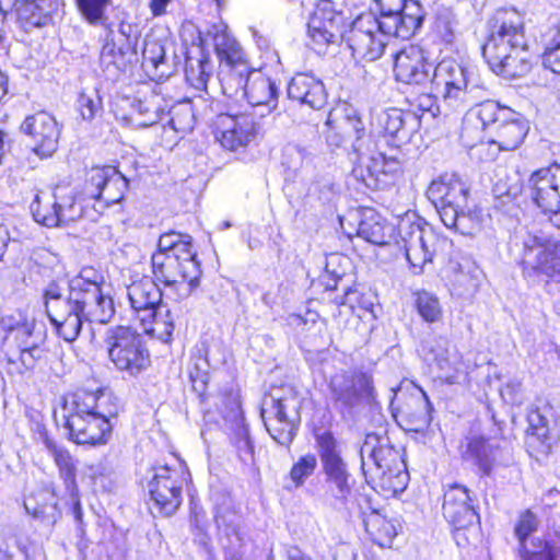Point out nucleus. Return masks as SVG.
<instances>
[{
  "label": "nucleus",
  "mask_w": 560,
  "mask_h": 560,
  "mask_svg": "<svg viewBox=\"0 0 560 560\" xmlns=\"http://www.w3.org/2000/svg\"><path fill=\"white\" fill-rule=\"evenodd\" d=\"M142 327L145 334L154 336L163 342H170L175 328V315L162 305L156 310L151 320Z\"/></svg>",
  "instance_id": "8fccbe9b"
},
{
  "label": "nucleus",
  "mask_w": 560,
  "mask_h": 560,
  "mask_svg": "<svg viewBox=\"0 0 560 560\" xmlns=\"http://www.w3.org/2000/svg\"><path fill=\"white\" fill-rule=\"evenodd\" d=\"M112 32L107 35L106 42L102 47L100 63L109 80H117L121 73L131 69L133 63L139 60L138 50L131 46H117L113 38H109Z\"/></svg>",
  "instance_id": "473e14b6"
},
{
  "label": "nucleus",
  "mask_w": 560,
  "mask_h": 560,
  "mask_svg": "<svg viewBox=\"0 0 560 560\" xmlns=\"http://www.w3.org/2000/svg\"><path fill=\"white\" fill-rule=\"evenodd\" d=\"M30 339L31 338L27 337L22 338V341L19 343L18 358H13L10 354L7 355V361L9 364H16L20 362V373L34 370L46 355V350L36 341H32Z\"/></svg>",
  "instance_id": "09e8293b"
},
{
  "label": "nucleus",
  "mask_w": 560,
  "mask_h": 560,
  "mask_svg": "<svg viewBox=\"0 0 560 560\" xmlns=\"http://www.w3.org/2000/svg\"><path fill=\"white\" fill-rule=\"evenodd\" d=\"M539 526L538 516L529 509L520 513L514 534L518 540V553L522 560H556L558 551L551 541L532 537Z\"/></svg>",
  "instance_id": "aec40b11"
},
{
  "label": "nucleus",
  "mask_w": 560,
  "mask_h": 560,
  "mask_svg": "<svg viewBox=\"0 0 560 560\" xmlns=\"http://www.w3.org/2000/svg\"><path fill=\"white\" fill-rule=\"evenodd\" d=\"M346 30V18L337 11L332 1L320 0L307 23L312 48L322 54L331 44L340 42Z\"/></svg>",
  "instance_id": "dca6fc26"
},
{
  "label": "nucleus",
  "mask_w": 560,
  "mask_h": 560,
  "mask_svg": "<svg viewBox=\"0 0 560 560\" xmlns=\"http://www.w3.org/2000/svg\"><path fill=\"white\" fill-rule=\"evenodd\" d=\"M214 520L225 556L230 559H241L245 553V538L240 529V516L228 509H218Z\"/></svg>",
  "instance_id": "2f4dec72"
},
{
  "label": "nucleus",
  "mask_w": 560,
  "mask_h": 560,
  "mask_svg": "<svg viewBox=\"0 0 560 560\" xmlns=\"http://www.w3.org/2000/svg\"><path fill=\"white\" fill-rule=\"evenodd\" d=\"M525 189L532 201L544 212H560V164H552L534 171Z\"/></svg>",
  "instance_id": "6ab92c4d"
},
{
  "label": "nucleus",
  "mask_w": 560,
  "mask_h": 560,
  "mask_svg": "<svg viewBox=\"0 0 560 560\" xmlns=\"http://www.w3.org/2000/svg\"><path fill=\"white\" fill-rule=\"evenodd\" d=\"M528 423L532 435H536L541 441L547 439L549 432V421L540 410H533L528 415Z\"/></svg>",
  "instance_id": "69168bd1"
},
{
  "label": "nucleus",
  "mask_w": 560,
  "mask_h": 560,
  "mask_svg": "<svg viewBox=\"0 0 560 560\" xmlns=\"http://www.w3.org/2000/svg\"><path fill=\"white\" fill-rule=\"evenodd\" d=\"M302 398L292 386H282L267 396L261 406V418L269 435L279 445L289 447L301 423Z\"/></svg>",
  "instance_id": "0eeeda50"
},
{
  "label": "nucleus",
  "mask_w": 560,
  "mask_h": 560,
  "mask_svg": "<svg viewBox=\"0 0 560 560\" xmlns=\"http://www.w3.org/2000/svg\"><path fill=\"white\" fill-rule=\"evenodd\" d=\"M373 125L398 148L410 142L419 130L421 120L412 112L392 107L376 113L373 116Z\"/></svg>",
  "instance_id": "5701e85b"
},
{
  "label": "nucleus",
  "mask_w": 560,
  "mask_h": 560,
  "mask_svg": "<svg viewBox=\"0 0 560 560\" xmlns=\"http://www.w3.org/2000/svg\"><path fill=\"white\" fill-rule=\"evenodd\" d=\"M151 264L154 278L165 287L174 288L180 300L190 296L200 284L201 264L190 235L174 231L162 234Z\"/></svg>",
  "instance_id": "7ed1b4c3"
},
{
  "label": "nucleus",
  "mask_w": 560,
  "mask_h": 560,
  "mask_svg": "<svg viewBox=\"0 0 560 560\" xmlns=\"http://www.w3.org/2000/svg\"><path fill=\"white\" fill-rule=\"evenodd\" d=\"M22 130L32 137L33 151L40 159L51 156L57 148L60 137V128L56 119L46 112H38L25 118Z\"/></svg>",
  "instance_id": "bb28decb"
},
{
  "label": "nucleus",
  "mask_w": 560,
  "mask_h": 560,
  "mask_svg": "<svg viewBox=\"0 0 560 560\" xmlns=\"http://www.w3.org/2000/svg\"><path fill=\"white\" fill-rule=\"evenodd\" d=\"M427 197L436 209L440 218L451 220L453 211L466 208L469 197V186L456 173H445L433 179Z\"/></svg>",
  "instance_id": "f3484780"
},
{
  "label": "nucleus",
  "mask_w": 560,
  "mask_h": 560,
  "mask_svg": "<svg viewBox=\"0 0 560 560\" xmlns=\"http://www.w3.org/2000/svg\"><path fill=\"white\" fill-rule=\"evenodd\" d=\"M254 117L247 114H221L215 122V139L230 151L245 148L256 136Z\"/></svg>",
  "instance_id": "a878e982"
},
{
  "label": "nucleus",
  "mask_w": 560,
  "mask_h": 560,
  "mask_svg": "<svg viewBox=\"0 0 560 560\" xmlns=\"http://www.w3.org/2000/svg\"><path fill=\"white\" fill-rule=\"evenodd\" d=\"M253 68L246 57L220 62L218 80L222 93L236 102L244 100V91L248 82Z\"/></svg>",
  "instance_id": "72a5a7b5"
},
{
  "label": "nucleus",
  "mask_w": 560,
  "mask_h": 560,
  "mask_svg": "<svg viewBox=\"0 0 560 560\" xmlns=\"http://www.w3.org/2000/svg\"><path fill=\"white\" fill-rule=\"evenodd\" d=\"M431 89L455 108H466L489 95L480 78L454 59H443L433 69Z\"/></svg>",
  "instance_id": "423d86ee"
},
{
  "label": "nucleus",
  "mask_w": 560,
  "mask_h": 560,
  "mask_svg": "<svg viewBox=\"0 0 560 560\" xmlns=\"http://www.w3.org/2000/svg\"><path fill=\"white\" fill-rule=\"evenodd\" d=\"M192 365L189 370V377L192 389L203 396L210 380V370L215 369L220 364V360L210 357V349L206 343H201L196 348L192 355Z\"/></svg>",
  "instance_id": "49530a36"
},
{
  "label": "nucleus",
  "mask_w": 560,
  "mask_h": 560,
  "mask_svg": "<svg viewBox=\"0 0 560 560\" xmlns=\"http://www.w3.org/2000/svg\"><path fill=\"white\" fill-rule=\"evenodd\" d=\"M145 489L155 506L166 515L173 514L182 502V479L178 470L168 465L149 470Z\"/></svg>",
  "instance_id": "a211bd4d"
},
{
  "label": "nucleus",
  "mask_w": 560,
  "mask_h": 560,
  "mask_svg": "<svg viewBox=\"0 0 560 560\" xmlns=\"http://www.w3.org/2000/svg\"><path fill=\"white\" fill-rule=\"evenodd\" d=\"M213 65L209 57L200 50V56L186 58L185 77L189 84L208 94V82L212 78Z\"/></svg>",
  "instance_id": "de8ad7c7"
},
{
  "label": "nucleus",
  "mask_w": 560,
  "mask_h": 560,
  "mask_svg": "<svg viewBox=\"0 0 560 560\" xmlns=\"http://www.w3.org/2000/svg\"><path fill=\"white\" fill-rule=\"evenodd\" d=\"M395 243L404 249L410 266L422 270L432 262L439 238L430 226L406 215L398 223Z\"/></svg>",
  "instance_id": "ddd939ff"
},
{
  "label": "nucleus",
  "mask_w": 560,
  "mask_h": 560,
  "mask_svg": "<svg viewBox=\"0 0 560 560\" xmlns=\"http://www.w3.org/2000/svg\"><path fill=\"white\" fill-rule=\"evenodd\" d=\"M127 296L135 316L145 325L162 306V292L158 284L149 277L133 281L127 287Z\"/></svg>",
  "instance_id": "cd10ccee"
},
{
  "label": "nucleus",
  "mask_w": 560,
  "mask_h": 560,
  "mask_svg": "<svg viewBox=\"0 0 560 560\" xmlns=\"http://www.w3.org/2000/svg\"><path fill=\"white\" fill-rule=\"evenodd\" d=\"M316 150L311 145L289 142L282 148L281 165L288 177H296L312 168Z\"/></svg>",
  "instance_id": "37998d69"
},
{
  "label": "nucleus",
  "mask_w": 560,
  "mask_h": 560,
  "mask_svg": "<svg viewBox=\"0 0 560 560\" xmlns=\"http://www.w3.org/2000/svg\"><path fill=\"white\" fill-rule=\"evenodd\" d=\"M372 377L361 371H339L328 382V399L343 419L352 418L373 397Z\"/></svg>",
  "instance_id": "9d476101"
},
{
  "label": "nucleus",
  "mask_w": 560,
  "mask_h": 560,
  "mask_svg": "<svg viewBox=\"0 0 560 560\" xmlns=\"http://www.w3.org/2000/svg\"><path fill=\"white\" fill-rule=\"evenodd\" d=\"M541 58L545 68L551 70L553 73L560 74V30L546 45Z\"/></svg>",
  "instance_id": "052dcab7"
},
{
  "label": "nucleus",
  "mask_w": 560,
  "mask_h": 560,
  "mask_svg": "<svg viewBox=\"0 0 560 560\" xmlns=\"http://www.w3.org/2000/svg\"><path fill=\"white\" fill-rule=\"evenodd\" d=\"M62 411L71 440L78 444L97 445L107 442L112 419L117 417L119 406L110 392L78 389L63 398Z\"/></svg>",
  "instance_id": "f03ea898"
},
{
  "label": "nucleus",
  "mask_w": 560,
  "mask_h": 560,
  "mask_svg": "<svg viewBox=\"0 0 560 560\" xmlns=\"http://www.w3.org/2000/svg\"><path fill=\"white\" fill-rule=\"evenodd\" d=\"M56 7V0H15L14 3L18 20L26 31L48 25Z\"/></svg>",
  "instance_id": "4c0bfd02"
},
{
  "label": "nucleus",
  "mask_w": 560,
  "mask_h": 560,
  "mask_svg": "<svg viewBox=\"0 0 560 560\" xmlns=\"http://www.w3.org/2000/svg\"><path fill=\"white\" fill-rule=\"evenodd\" d=\"M383 36L409 39L421 27L424 13L417 0H375L371 9Z\"/></svg>",
  "instance_id": "9b49d317"
},
{
  "label": "nucleus",
  "mask_w": 560,
  "mask_h": 560,
  "mask_svg": "<svg viewBox=\"0 0 560 560\" xmlns=\"http://www.w3.org/2000/svg\"><path fill=\"white\" fill-rule=\"evenodd\" d=\"M244 100L252 106H264L268 113L275 110L279 102V88L275 80L267 77L261 70L254 69L247 78Z\"/></svg>",
  "instance_id": "f704fd0d"
},
{
  "label": "nucleus",
  "mask_w": 560,
  "mask_h": 560,
  "mask_svg": "<svg viewBox=\"0 0 560 560\" xmlns=\"http://www.w3.org/2000/svg\"><path fill=\"white\" fill-rule=\"evenodd\" d=\"M419 352L428 366L436 373V377L447 384L457 380V370L450 360L448 339L444 336H431L421 342Z\"/></svg>",
  "instance_id": "c85d7f7f"
},
{
  "label": "nucleus",
  "mask_w": 560,
  "mask_h": 560,
  "mask_svg": "<svg viewBox=\"0 0 560 560\" xmlns=\"http://www.w3.org/2000/svg\"><path fill=\"white\" fill-rule=\"evenodd\" d=\"M535 56L530 52L527 44L516 47L510 51L498 54V56L486 57L489 68L504 79H516L525 77L530 72Z\"/></svg>",
  "instance_id": "c756f323"
},
{
  "label": "nucleus",
  "mask_w": 560,
  "mask_h": 560,
  "mask_svg": "<svg viewBox=\"0 0 560 560\" xmlns=\"http://www.w3.org/2000/svg\"><path fill=\"white\" fill-rule=\"evenodd\" d=\"M143 67L151 69L155 75L162 78L170 74L168 67L165 61L164 45L156 38L145 37L142 49Z\"/></svg>",
  "instance_id": "3c124183"
},
{
  "label": "nucleus",
  "mask_w": 560,
  "mask_h": 560,
  "mask_svg": "<svg viewBox=\"0 0 560 560\" xmlns=\"http://www.w3.org/2000/svg\"><path fill=\"white\" fill-rule=\"evenodd\" d=\"M433 65L422 48L408 45L394 55V77L396 81L409 85H424L431 82Z\"/></svg>",
  "instance_id": "4be33fe9"
},
{
  "label": "nucleus",
  "mask_w": 560,
  "mask_h": 560,
  "mask_svg": "<svg viewBox=\"0 0 560 560\" xmlns=\"http://www.w3.org/2000/svg\"><path fill=\"white\" fill-rule=\"evenodd\" d=\"M118 33L121 37L125 38V43L122 45L131 46V48L137 49L138 42L141 36L140 27L138 24L121 21L119 23Z\"/></svg>",
  "instance_id": "774afa93"
},
{
  "label": "nucleus",
  "mask_w": 560,
  "mask_h": 560,
  "mask_svg": "<svg viewBox=\"0 0 560 560\" xmlns=\"http://www.w3.org/2000/svg\"><path fill=\"white\" fill-rule=\"evenodd\" d=\"M43 443L49 453V455L54 458V462L59 470V477L62 479L65 483L66 491L68 495H75L77 493V467L74 460L69 453L63 447L58 446L44 430L39 433Z\"/></svg>",
  "instance_id": "79ce46f5"
},
{
  "label": "nucleus",
  "mask_w": 560,
  "mask_h": 560,
  "mask_svg": "<svg viewBox=\"0 0 560 560\" xmlns=\"http://www.w3.org/2000/svg\"><path fill=\"white\" fill-rule=\"evenodd\" d=\"M349 132L357 136L353 143L352 176L372 190L385 189L394 183L395 176L400 172L401 164L397 158H387L384 153L370 151L364 148L361 133L364 132L362 120L354 113L346 117Z\"/></svg>",
  "instance_id": "39448f33"
},
{
  "label": "nucleus",
  "mask_w": 560,
  "mask_h": 560,
  "mask_svg": "<svg viewBox=\"0 0 560 560\" xmlns=\"http://www.w3.org/2000/svg\"><path fill=\"white\" fill-rule=\"evenodd\" d=\"M210 39L220 59V62H224L228 60L235 61V59L245 57L242 47L235 40V38L228 32L225 25L213 24L207 30L206 33L198 31V40L201 51L203 47L208 45V42Z\"/></svg>",
  "instance_id": "e433bc0d"
},
{
  "label": "nucleus",
  "mask_w": 560,
  "mask_h": 560,
  "mask_svg": "<svg viewBox=\"0 0 560 560\" xmlns=\"http://www.w3.org/2000/svg\"><path fill=\"white\" fill-rule=\"evenodd\" d=\"M368 528L372 527V535H376L380 539L390 542L397 535L394 524L383 517L376 516L374 520L366 523Z\"/></svg>",
  "instance_id": "0e129e2a"
},
{
  "label": "nucleus",
  "mask_w": 560,
  "mask_h": 560,
  "mask_svg": "<svg viewBox=\"0 0 560 560\" xmlns=\"http://www.w3.org/2000/svg\"><path fill=\"white\" fill-rule=\"evenodd\" d=\"M361 469L365 480L373 488L386 494L401 493L409 480L406 465L398 450L387 438L368 434L360 450Z\"/></svg>",
  "instance_id": "20e7f679"
},
{
  "label": "nucleus",
  "mask_w": 560,
  "mask_h": 560,
  "mask_svg": "<svg viewBox=\"0 0 560 560\" xmlns=\"http://www.w3.org/2000/svg\"><path fill=\"white\" fill-rule=\"evenodd\" d=\"M500 395L503 400L511 405H521L522 397V382L517 378H511L502 385Z\"/></svg>",
  "instance_id": "338daca9"
},
{
  "label": "nucleus",
  "mask_w": 560,
  "mask_h": 560,
  "mask_svg": "<svg viewBox=\"0 0 560 560\" xmlns=\"http://www.w3.org/2000/svg\"><path fill=\"white\" fill-rule=\"evenodd\" d=\"M315 440L324 474L327 501L335 510H347L352 497L354 479L341 455L338 441L330 431L316 434Z\"/></svg>",
  "instance_id": "6e6552de"
},
{
  "label": "nucleus",
  "mask_w": 560,
  "mask_h": 560,
  "mask_svg": "<svg viewBox=\"0 0 560 560\" xmlns=\"http://www.w3.org/2000/svg\"><path fill=\"white\" fill-rule=\"evenodd\" d=\"M466 455L483 476H490L495 467L509 466L513 462L508 440L498 442L482 436L472 438L467 444Z\"/></svg>",
  "instance_id": "b1692460"
},
{
  "label": "nucleus",
  "mask_w": 560,
  "mask_h": 560,
  "mask_svg": "<svg viewBox=\"0 0 560 560\" xmlns=\"http://www.w3.org/2000/svg\"><path fill=\"white\" fill-rule=\"evenodd\" d=\"M523 275L532 282L560 281V242L528 234L523 241Z\"/></svg>",
  "instance_id": "f8f14e48"
},
{
  "label": "nucleus",
  "mask_w": 560,
  "mask_h": 560,
  "mask_svg": "<svg viewBox=\"0 0 560 560\" xmlns=\"http://www.w3.org/2000/svg\"><path fill=\"white\" fill-rule=\"evenodd\" d=\"M168 124L177 132H186L194 128V114L189 102L172 107Z\"/></svg>",
  "instance_id": "13d9d810"
},
{
  "label": "nucleus",
  "mask_w": 560,
  "mask_h": 560,
  "mask_svg": "<svg viewBox=\"0 0 560 560\" xmlns=\"http://www.w3.org/2000/svg\"><path fill=\"white\" fill-rule=\"evenodd\" d=\"M104 276L83 267L71 279L50 280L43 289L45 313L58 337L73 342L84 323L107 324L115 314L113 299L103 291Z\"/></svg>",
  "instance_id": "f257e3e1"
},
{
  "label": "nucleus",
  "mask_w": 560,
  "mask_h": 560,
  "mask_svg": "<svg viewBox=\"0 0 560 560\" xmlns=\"http://www.w3.org/2000/svg\"><path fill=\"white\" fill-rule=\"evenodd\" d=\"M83 19L91 25H104L107 21L106 9L112 0H74Z\"/></svg>",
  "instance_id": "5fc2aeb1"
},
{
  "label": "nucleus",
  "mask_w": 560,
  "mask_h": 560,
  "mask_svg": "<svg viewBox=\"0 0 560 560\" xmlns=\"http://www.w3.org/2000/svg\"><path fill=\"white\" fill-rule=\"evenodd\" d=\"M487 97L470 105L471 108L468 110L464 122L470 124L476 119L480 122L481 128L491 135L499 122L506 120V116L512 115V108L501 106L495 101L486 100Z\"/></svg>",
  "instance_id": "a19ab883"
},
{
  "label": "nucleus",
  "mask_w": 560,
  "mask_h": 560,
  "mask_svg": "<svg viewBox=\"0 0 560 560\" xmlns=\"http://www.w3.org/2000/svg\"><path fill=\"white\" fill-rule=\"evenodd\" d=\"M107 353L115 369L136 377L151 363L150 351L141 334L129 326H112L104 337Z\"/></svg>",
  "instance_id": "1a4fd4ad"
},
{
  "label": "nucleus",
  "mask_w": 560,
  "mask_h": 560,
  "mask_svg": "<svg viewBox=\"0 0 560 560\" xmlns=\"http://www.w3.org/2000/svg\"><path fill=\"white\" fill-rule=\"evenodd\" d=\"M128 179L114 166L93 167L86 175L84 192L88 197L103 201L105 207L124 199Z\"/></svg>",
  "instance_id": "412c9836"
},
{
  "label": "nucleus",
  "mask_w": 560,
  "mask_h": 560,
  "mask_svg": "<svg viewBox=\"0 0 560 560\" xmlns=\"http://www.w3.org/2000/svg\"><path fill=\"white\" fill-rule=\"evenodd\" d=\"M78 109L84 120H92L102 109L101 98L80 94L77 101Z\"/></svg>",
  "instance_id": "e2e57ef3"
},
{
  "label": "nucleus",
  "mask_w": 560,
  "mask_h": 560,
  "mask_svg": "<svg viewBox=\"0 0 560 560\" xmlns=\"http://www.w3.org/2000/svg\"><path fill=\"white\" fill-rule=\"evenodd\" d=\"M24 508L35 518L48 523H55L60 516L55 490L43 487L27 495L24 500Z\"/></svg>",
  "instance_id": "c03bdc74"
},
{
  "label": "nucleus",
  "mask_w": 560,
  "mask_h": 560,
  "mask_svg": "<svg viewBox=\"0 0 560 560\" xmlns=\"http://www.w3.org/2000/svg\"><path fill=\"white\" fill-rule=\"evenodd\" d=\"M441 221L447 229H453L462 235H474L480 229V213L477 210H471L468 205L464 209L453 211L451 220L445 217Z\"/></svg>",
  "instance_id": "603ef678"
},
{
  "label": "nucleus",
  "mask_w": 560,
  "mask_h": 560,
  "mask_svg": "<svg viewBox=\"0 0 560 560\" xmlns=\"http://www.w3.org/2000/svg\"><path fill=\"white\" fill-rule=\"evenodd\" d=\"M235 446L240 459L248 464L254 460V444L249 436L248 428L242 425L236 433Z\"/></svg>",
  "instance_id": "680f3d73"
},
{
  "label": "nucleus",
  "mask_w": 560,
  "mask_h": 560,
  "mask_svg": "<svg viewBox=\"0 0 560 560\" xmlns=\"http://www.w3.org/2000/svg\"><path fill=\"white\" fill-rule=\"evenodd\" d=\"M288 97L319 110L327 104L328 94L322 80L310 73L295 74L288 84Z\"/></svg>",
  "instance_id": "7c9ffc66"
},
{
  "label": "nucleus",
  "mask_w": 560,
  "mask_h": 560,
  "mask_svg": "<svg viewBox=\"0 0 560 560\" xmlns=\"http://www.w3.org/2000/svg\"><path fill=\"white\" fill-rule=\"evenodd\" d=\"M416 306L420 316L428 323L439 322L442 317L439 299L428 291L417 293Z\"/></svg>",
  "instance_id": "4d7b16f0"
},
{
  "label": "nucleus",
  "mask_w": 560,
  "mask_h": 560,
  "mask_svg": "<svg viewBox=\"0 0 560 560\" xmlns=\"http://www.w3.org/2000/svg\"><path fill=\"white\" fill-rule=\"evenodd\" d=\"M358 236L366 242L383 246L390 243L395 237V228L389 224L381 214L374 210L363 211L358 225Z\"/></svg>",
  "instance_id": "ea45409f"
},
{
  "label": "nucleus",
  "mask_w": 560,
  "mask_h": 560,
  "mask_svg": "<svg viewBox=\"0 0 560 560\" xmlns=\"http://www.w3.org/2000/svg\"><path fill=\"white\" fill-rule=\"evenodd\" d=\"M528 130L527 119L512 109V115L506 116V120L495 126V130L491 133V142L502 151H512L522 144Z\"/></svg>",
  "instance_id": "c9c22d12"
},
{
  "label": "nucleus",
  "mask_w": 560,
  "mask_h": 560,
  "mask_svg": "<svg viewBox=\"0 0 560 560\" xmlns=\"http://www.w3.org/2000/svg\"><path fill=\"white\" fill-rule=\"evenodd\" d=\"M351 50L355 61H375L382 57L385 43L380 32L376 15L370 10L357 16L346 26L340 39Z\"/></svg>",
  "instance_id": "4468645a"
},
{
  "label": "nucleus",
  "mask_w": 560,
  "mask_h": 560,
  "mask_svg": "<svg viewBox=\"0 0 560 560\" xmlns=\"http://www.w3.org/2000/svg\"><path fill=\"white\" fill-rule=\"evenodd\" d=\"M132 121L139 127L158 124L164 115L163 109L153 100L137 101L132 104Z\"/></svg>",
  "instance_id": "864d4df0"
},
{
  "label": "nucleus",
  "mask_w": 560,
  "mask_h": 560,
  "mask_svg": "<svg viewBox=\"0 0 560 560\" xmlns=\"http://www.w3.org/2000/svg\"><path fill=\"white\" fill-rule=\"evenodd\" d=\"M433 407L427 394L422 392L420 398L412 399L400 411V425L408 432H422L431 423V411Z\"/></svg>",
  "instance_id": "a18cd8bd"
},
{
  "label": "nucleus",
  "mask_w": 560,
  "mask_h": 560,
  "mask_svg": "<svg viewBox=\"0 0 560 560\" xmlns=\"http://www.w3.org/2000/svg\"><path fill=\"white\" fill-rule=\"evenodd\" d=\"M527 44L522 16L515 10L500 9L489 20V36L482 46V56H498Z\"/></svg>",
  "instance_id": "2eb2a0df"
},
{
  "label": "nucleus",
  "mask_w": 560,
  "mask_h": 560,
  "mask_svg": "<svg viewBox=\"0 0 560 560\" xmlns=\"http://www.w3.org/2000/svg\"><path fill=\"white\" fill-rule=\"evenodd\" d=\"M31 213L34 220L45 226L54 228L62 222L74 221L82 215V208L77 207L73 197L67 198L62 203L54 201L52 211L42 213L40 211V197L36 195L30 206Z\"/></svg>",
  "instance_id": "58836bf2"
},
{
  "label": "nucleus",
  "mask_w": 560,
  "mask_h": 560,
  "mask_svg": "<svg viewBox=\"0 0 560 560\" xmlns=\"http://www.w3.org/2000/svg\"><path fill=\"white\" fill-rule=\"evenodd\" d=\"M443 515L455 529H465L479 523L474 499L467 487L450 485L444 491Z\"/></svg>",
  "instance_id": "393cba45"
},
{
  "label": "nucleus",
  "mask_w": 560,
  "mask_h": 560,
  "mask_svg": "<svg viewBox=\"0 0 560 560\" xmlns=\"http://www.w3.org/2000/svg\"><path fill=\"white\" fill-rule=\"evenodd\" d=\"M1 326L7 331H16L18 336L21 338H31L33 336L35 323L34 320H28L23 313L16 312L14 314L3 316L1 318Z\"/></svg>",
  "instance_id": "bf43d9fd"
},
{
  "label": "nucleus",
  "mask_w": 560,
  "mask_h": 560,
  "mask_svg": "<svg viewBox=\"0 0 560 560\" xmlns=\"http://www.w3.org/2000/svg\"><path fill=\"white\" fill-rule=\"evenodd\" d=\"M317 457L307 453L295 462L290 470L289 477L295 489L301 488L317 468Z\"/></svg>",
  "instance_id": "6e6d98bb"
}]
</instances>
